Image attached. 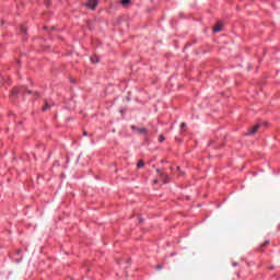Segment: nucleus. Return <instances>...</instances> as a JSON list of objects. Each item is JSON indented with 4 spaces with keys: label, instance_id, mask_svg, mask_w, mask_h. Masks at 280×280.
<instances>
[{
    "label": "nucleus",
    "instance_id": "1",
    "mask_svg": "<svg viewBox=\"0 0 280 280\" xmlns=\"http://www.w3.org/2000/svg\"><path fill=\"white\" fill-rule=\"evenodd\" d=\"M131 128L138 132V135H148V129L145 127L139 128L137 126H131Z\"/></svg>",
    "mask_w": 280,
    "mask_h": 280
},
{
    "label": "nucleus",
    "instance_id": "2",
    "mask_svg": "<svg viewBox=\"0 0 280 280\" xmlns=\"http://www.w3.org/2000/svg\"><path fill=\"white\" fill-rule=\"evenodd\" d=\"M86 5L90 10H95L97 8V0H88Z\"/></svg>",
    "mask_w": 280,
    "mask_h": 280
},
{
    "label": "nucleus",
    "instance_id": "3",
    "mask_svg": "<svg viewBox=\"0 0 280 280\" xmlns=\"http://www.w3.org/2000/svg\"><path fill=\"white\" fill-rule=\"evenodd\" d=\"M224 27V24H222V22H218L214 27H213V32L218 33V32H222Z\"/></svg>",
    "mask_w": 280,
    "mask_h": 280
},
{
    "label": "nucleus",
    "instance_id": "4",
    "mask_svg": "<svg viewBox=\"0 0 280 280\" xmlns=\"http://www.w3.org/2000/svg\"><path fill=\"white\" fill-rule=\"evenodd\" d=\"M158 173L160 174L161 178L163 179V184L167 185L170 176L167 174L161 173V170H158Z\"/></svg>",
    "mask_w": 280,
    "mask_h": 280
},
{
    "label": "nucleus",
    "instance_id": "5",
    "mask_svg": "<svg viewBox=\"0 0 280 280\" xmlns=\"http://www.w3.org/2000/svg\"><path fill=\"white\" fill-rule=\"evenodd\" d=\"M257 130H259V125H255V126L248 131V135H255V132H257Z\"/></svg>",
    "mask_w": 280,
    "mask_h": 280
},
{
    "label": "nucleus",
    "instance_id": "6",
    "mask_svg": "<svg viewBox=\"0 0 280 280\" xmlns=\"http://www.w3.org/2000/svg\"><path fill=\"white\" fill-rule=\"evenodd\" d=\"M91 62H93V65H95L96 62H100V57H97V55H93L91 58H90Z\"/></svg>",
    "mask_w": 280,
    "mask_h": 280
},
{
    "label": "nucleus",
    "instance_id": "7",
    "mask_svg": "<svg viewBox=\"0 0 280 280\" xmlns=\"http://www.w3.org/2000/svg\"><path fill=\"white\" fill-rule=\"evenodd\" d=\"M16 95H19V89L14 88V89L11 91V97H16Z\"/></svg>",
    "mask_w": 280,
    "mask_h": 280
},
{
    "label": "nucleus",
    "instance_id": "8",
    "mask_svg": "<svg viewBox=\"0 0 280 280\" xmlns=\"http://www.w3.org/2000/svg\"><path fill=\"white\" fill-rule=\"evenodd\" d=\"M49 108H51V105L47 101H45V106L43 107V110H49Z\"/></svg>",
    "mask_w": 280,
    "mask_h": 280
},
{
    "label": "nucleus",
    "instance_id": "9",
    "mask_svg": "<svg viewBox=\"0 0 280 280\" xmlns=\"http://www.w3.org/2000/svg\"><path fill=\"white\" fill-rule=\"evenodd\" d=\"M143 165H145V163H143L142 160H140V161L138 162V164H137V166H138L139 168L143 167Z\"/></svg>",
    "mask_w": 280,
    "mask_h": 280
},
{
    "label": "nucleus",
    "instance_id": "10",
    "mask_svg": "<svg viewBox=\"0 0 280 280\" xmlns=\"http://www.w3.org/2000/svg\"><path fill=\"white\" fill-rule=\"evenodd\" d=\"M128 3H130V0H121L122 5H128Z\"/></svg>",
    "mask_w": 280,
    "mask_h": 280
},
{
    "label": "nucleus",
    "instance_id": "11",
    "mask_svg": "<svg viewBox=\"0 0 280 280\" xmlns=\"http://www.w3.org/2000/svg\"><path fill=\"white\" fill-rule=\"evenodd\" d=\"M159 141H160V143H163V141H165V136H160Z\"/></svg>",
    "mask_w": 280,
    "mask_h": 280
},
{
    "label": "nucleus",
    "instance_id": "12",
    "mask_svg": "<svg viewBox=\"0 0 280 280\" xmlns=\"http://www.w3.org/2000/svg\"><path fill=\"white\" fill-rule=\"evenodd\" d=\"M268 244H270V241H266V242L262 243L260 246H261V248H264V246H268Z\"/></svg>",
    "mask_w": 280,
    "mask_h": 280
},
{
    "label": "nucleus",
    "instance_id": "13",
    "mask_svg": "<svg viewBox=\"0 0 280 280\" xmlns=\"http://www.w3.org/2000/svg\"><path fill=\"white\" fill-rule=\"evenodd\" d=\"M268 244H270V241H266V242L262 243L260 246H261V248H264V246H268Z\"/></svg>",
    "mask_w": 280,
    "mask_h": 280
},
{
    "label": "nucleus",
    "instance_id": "14",
    "mask_svg": "<svg viewBox=\"0 0 280 280\" xmlns=\"http://www.w3.org/2000/svg\"><path fill=\"white\" fill-rule=\"evenodd\" d=\"M21 32H23V34H26L27 28H25V26H21Z\"/></svg>",
    "mask_w": 280,
    "mask_h": 280
},
{
    "label": "nucleus",
    "instance_id": "15",
    "mask_svg": "<svg viewBox=\"0 0 280 280\" xmlns=\"http://www.w3.org/2000/svg\"><path fill=\"white\" fill-rule=\"evenodd\" d=\"M156 270H163V266L158 265V266H156Z\"/></svg>",
    "mask_w": 280,
    "mask_h": 280
},
{
    "label": "nucleus",
    "instance_id": "16",
    "mask_svg": "<svg viewBox=\"0 0 280 280\" xmlns=\"http://www.w3.org/2000/svg\"><path fill=\"white\" fill-rule=\"evenodd\" d=\"M177 171L183 175V172H180V166H177Z\"/></svg>",
    "mask_w": 280,
    "mask_h": 280
},
{
    "label": "nucleus",
    "instance_id": "17",
    "mask_svg": "<svg viewBox=\"0 0 280 280\" xmlns=\"http://www.w3.org/2000/svg\"><path fill=\"white\" fill-rule=\"evenodd\" d=\"M83 135H84V137H88V136H89V132L84 131Z\"/></svg>",
    "mask_w": 280,
    "mask_h": 280
},
{
    "label": "nucleus",
    "instance_id": "18",
    "mask_svg": "<svg viewBox=\"0 0 280 280\" xmlns=\"http://www.w3.org/2000/svg\"><path fill=\"white\" fill-rule=\"evenodd\" d=\"M180 126H182V128H185L186 124H185V122H182V125H180Z\"/></svg>",
    "mask_w": 280,
    "mask_h": 280
},
{
    "label": "nucleus",
    "instance_id": "19",
    "mask_svg": "<svg viewBox=\"0 0 280 280\" xmlns=\"http://www.w3.org/2000/svg\"><path fill=\"white\" fill-rule=\"evenodd\" d=\"M51 4V2H49V1H46V5H50Z\"/></svg>",
    "mask_w": 280,
    "mask_h": 280
},
{
    "label": "nucleus",
    "instance_id": "20",
    "mask_svg": "<svg viewBox=\"0 0 280 280\" xmlns=\"http://www.w3.org/2000/svg\"><path fill=\"white\" fill-rule=\"evenodd\" d=\"M154 183H159V179H154Z\"/></svg>",
    "mask_w": 280,
    "mask_h": 280
},
{
    "label": "nucleus",
    "instance_id": "21",
    "mask_svg": "<svg viewBox=\"0 0 280 280\" xmlns=\"http://www.w3.org/2000/svg\"><path fill=\"white\" fill-rule=\"evenodd\" d=\"M28 94H32V91H27Z\"/></svg>",
    "mask_w": 280,
    "mask_h": 280
}]
</instances>
